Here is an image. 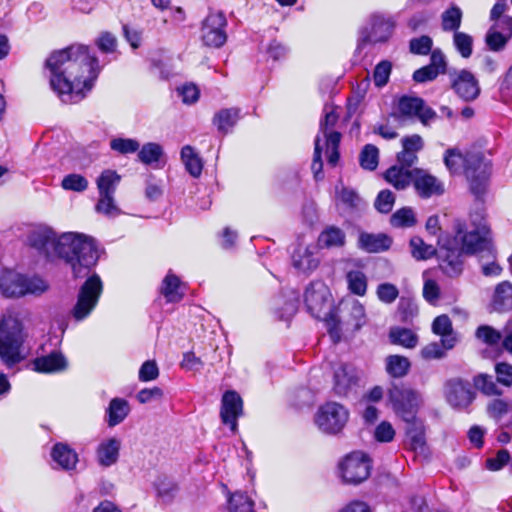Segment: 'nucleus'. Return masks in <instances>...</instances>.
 Segmentation results:
<instances>
[{"mask_svg":"<svg viewBox=\"0 0 512 512\" xmlns=\"http://www.w3.org/2000/svg\"><path fill=\"white\" fill-rule=\"evenodd\" d=\"M45 67L52 90L67 104L84 99L100 72L98 59L87 46L81 44L51 53Z\"/></svg>","mask_w":512,"mask_h":512,"instance_id":"nucleus-1","label":"nucleus"},{"mask_svg":"<svg viewBox=\"0 0 512 512\" xmlns=\"http://www.w3.org/2000/svg\"><path fill=\"white\" fill-rule=\"evenodd\" d=\"M30 241L33 247L48 258L64 259L76 278L86 276L98 259L93 239L84 234H57L51 228H42L31 235Z\"/></svg>","mask_w":512,"mask_h":512,"instance_id":"nucleus-2","label":"nucleus"},{"mask_svg":"<svg viewBox=\"0 0 512 512\" xmlns=\"http://www.w3.org/2000/svg\"><path fill=\"white\" fill-rule=\"evenodd\" d=\"M444 163L452 173L464 170L470 181L471 191L476 197L486 192L490 166L480 152H468L464 155L457 149H448L444 156Z\"/></svg>","mask_w":512,"mask_h":512,"instance_id":"nucleus-3","label":"nucleus"},{"mask_svg":"<svg viewBox=\"0 0 512 512\" xmlns=\"http://www.w3.org/2000/svg\"><path fill=\"white\" fill-rule=\"evenodd\" d=\"M27 332L20 315L7 311L0 316V360L11 367L24 359Z\"/></svg>","mask_w":512,"mask_h":512,"instance_id":"nucleus-4","label":"nucleus"},{"mask_svg":"<svg viewBox=\"0 0 512 512\" xmlns=\"http://www.w3.org/2000/svg\"><path fill=\"white\" fill-rule=\"evenodd\" d=\"M423 403L422 393L407 384H394L387 392V405L407 423L415 420Z\"/></svg>","mask_w":512,"mask_h":512,"instance_id":"nucleus-5","label":"nucleus"},{"mask_svg":"<svg viewBox=\"0 0 512 512\" xmlns=\"http://www.w3.org/2000/svg\"><path fill=\"white\" fill-rule=\"evenodd\" d=\"M470 225L458 223L456 225L455 241L460 246L461 252L473 254L487 250L491 252L489 241V229L482 217H478Z\"/></svg>","mask_w":512,"mask_h":512,"instance_id":"nucleus-6","label":"nucleus"},{"mask_svg":"<svg viewBox=\"0 0 512 512\" xmlns=\"http://www.w3.org/2000/svg\"><path fill=\"white\" fill-rule=\"evenodd\" d=\"M370 457L363 450H353L337 463V477L346 484L357 485L365 481L371 473Z\"/></svg>","mask_w":512,"mask_h":512,"instance_id":"nucleus-7","label":"nucleus"},{"mask_svg":"<svg viewBox=\"0 0 512 512\" xmlns=\"http://www.w3.org/2000/svg\"><path fill=\"white\" fill-rule=\"evenodd\" d=\"M103 285L98 275L86 279L80 287L71 316L77 322L85 320L93 312L102 294Z\"/></svg>","mask_w":512,"mask_h":512,"instance_id":"nucleus-8","label":"nucleus"},{"mask_svg":"<svg viewBox=\"0 0 512 512\" xmlns=\"http://www.w3.org/2000/svg\"><path fill=\"white\" fill-rule=\"evenodd\" d=\"M349 420L348 409L337 402L321 405L314 416V423L325 434H337L342 431Z\"/></svg>","mask_w":512,"mask_h":512,"instance_id":"nucleus-9","label":"nucleus"},{"mask_svg":"<svg viewBox=\"0 0 512 512\" xmlns=\"http://www.w3.org/2000/svg\"><path fill=\"white\" fill-rule=\"evenodd\" d=\"M396 20L393 16L380 12L372 13L361 30L363 42L372 44L387 42L393 35Z\"/></svg>","mask_w":512,"mask_h":512,"instance_id":"nucleus-10","label":"nucleus"},{"mask_svg":"<svg viewBox=\"0 0 512 512\" xmlns=\"http://www.w3.org/2000/svg\"><path fill=\"white\" fill-rule=\"evenodd\" d=\"M392 116L399 120L417 118L427 126L436 118V112L426 105L423 99L404 95L399 98Z\"/></svg>","mask_w":512,"mask_h":512,"instance_id":"nucleus-11","label":"nucleus"},{"mask_svg":"<svg viewBox=\"0 0 512 512\" xmlns=\"http://www.w3.org/2000/svg\"><path fill=\"white\" fill-rule=\"evenodd\" d=\"M338 121V114L333 109H325L324 119L320 122V130L317 136L322 139L325 145V153L329 164L335 166L339 160L338 146L341 140V134L333 127Z\"/></svg>","mask_w":512,"mask_h":512,"instance_id":"nucleus-12","label":"nucleus"},{"mask_svg":"<svg viewBox=\"0 0 512 512\" xmlns=\"http://www.w3.org/2000/svg\"><path fill=\"white\" fill-rule=\"evenodd\" d=\"M304 301L308 311L315 318L326 316L331 310V295L322 281H314L306 288Z\"/></svg>","mask_w":512,"mask_h":512,"instance_id":"nucleus-13","label":"nucleus"},{"mask_svg":"<svg viewBox=\"0 0 512 512\" xmlns=\"http://www.w3.org/2000/svg\"><path fill=\"white\" fill-rule=\"evenodd\" d=\"M227 20L223 13H210L204 20L201 30V38L206 46L219 48L227 40L225 27Z\"/></svg>","mask_w":512,"mask_h":512,"instance_id":"nucleus-14","label":"nucleus"},{"mask_svg":"<svg viewBox=\"0 0 512 512\" xmlns=\"http://www.w3.org/2000/svg\"><path fill=\"white\" fill-rule=\"evenodd\" d=\"M318 246L316 244L299 243L292 253V266L305 275L311 274L320 265V257L318 256Z\"/></svg>","mask_w":512,"mask_h":512,"instance_id":"nucleus-15","label":"nucleus"},{"mask_svg":"<svg viewBox=\"0 0 512 512\" xmlns=\"http://www.w3.org/2000/svg\"><path fill=\"white\" fill-rule=\"evenodd\" d=\"M444 395L447 402L454 408H467L474 400V392L468 382L461 379H451L446 382Z\"/></svg>","mask_w":512,"mask_h":512,"instance_id":"nucleus-16","label":"nucleus"},{"mask_svg":"<svg viewBox=\"0 0 512 512\" xmlns=\"http://www.w3.org/2000/svg\"><path fill=\"white\" fill-rule=\"evenodd\" d=\"M243 413V401L234 390L226 391L221 399L220 417L225 425L232 431L237 428V420Z\"/></svg>","mask_w":512,"mask_h":512,"instance_id":"nucleus-17","label":"nucleus"},{"mask_svg":"<svg viewBox=\"0 0 512 512\" xmlns=\"http://www.w3.org/2000/svg\"><path fill=\"white\" fill-rule=\"evenodd\" d=\"M358 373L350 364H339L334 369L333 390L338 396H347L358 385Z\"/></svg>","mask_w":512,"mask_h":512,"instance_id":"nucleus-18","label":"nucleus"},{"mask_svg":"<svg viewBox=\"0 0 512 512\" xmlns=\"http://www.w3.org/2000/svg\"><path fill=\"white\" fill-rule=\"evenodd\" d=\"M34 370L39 373H63L69 368V360L61 350H53L33 361Z\"/></svg>","mask_w":512,"mask_h":512,"instance_id":"nucleus-19","label":"nucleus"},{"mask_svg":"<svg viewBox=\"0 0 512 512\" xmlns=\"http://www.w3.org/2000/svg\"><path fill=\"white\" fill-rule=\"evenodd\" d=\"M413 185L417 194L422 198H430L444 192L443 183L422 169H414Z\"/></svg>","mask_w":512,"mask_h":512,"instance_id":"nucleus-20","label":"nucleus"},{"mask_svg":"<svg viewBox=\"0 0 512 512\" xmlns=\"http://www.w3.org/2000/svg\"><path fill=\"white\" fill-rule=\"evenodd\" d=\"M452 87L456 94L465 101H472L480 94V87L475 76L467 70H461L454 78Z\"/></svg>","mask_w":512,"mask_h":512,"instance_id":"nucleus-21","label":"nucleus"},{"mask_svg":"<svg viewBox=\"0 0 512 512\" xmlns=\"http://www.w3.org/2000/svg\"><path fill=\"white\" fill-rule=\"evenodd\" d=\"M402 150L397 154V161L407 167L416 163L417 153L424 147L423 138L418 134L405 136L401 139Z\"/></svg>","mask_w":512,"mask_h":512,"instance_id":"nucleus-22","label":"nucleus"},{"mask_svg":"<svg viewBox=\"0 0 512 512\" xmlns=\"http://www.w3.org/2000/svg\"><path fill=\"white\" fill-rule=\"evenodd\" d=\"M24 275L11 270L0 273V289L7 297L24 296Z\"/></svg>","mask_w":512,"mask_h":512,"instance_id":"nucleus-23","label":"nucleus"},{"mask_svg":"<svg viewBox=\"0 0 512 512\" xmlns=\"http://www.w3.org/2000/svg\"><path fill=\"white\" fill-rule=\"evenodd\" d=\"M409 168L402 164L394 165L384 173V179L395 189L404 190L413 183L414 170Z\"/></svg>","mask_w":512,"mask_h":512,"instance_id":"nucleus-24","label":"nucleus"},{"mask_svg":"<svg viewBox=\"0 0 512 512\" xmlns=\"http://www.w3.org/2000/svg\"><path fill=\"white\" fill-rule=\"evenodd\" d=\"M460 247L441 248L438 257L440 259V268L449 276L458 275L462 270V261Z\"/></svg>","mask_w":512,"mask_h":512,"instance_id":"nucleus-25","label":"nucleus"},{"mask_svg":"<svg viewBox=\"0 0 512 512\" xmlns=\"http://www.w3.org/2000/svg\"><path fill=\"white\" fill-rule=\"evenodd\" d=\"M432 331L434 334L442 337L441 342L445 350L454 347L456 337L453 335L452 323L447 315H440L434 319Z\"/></svg>","mask_w":512,"mask_h":512,"instance_id":"nucleus-26","label":"nucleus"},{"mask_svg":"<svg viewBox=\"0 0 512 512\" xmlns=\"http://www.w3.org/2000/svg\"><path fill=\"white\" fill-rule=\"evenodd\" d=\"M491 307L496 312L512 309V284L508 281L499 283L494 291Z\"/></svg>","mask_w":512,"mask_h":512,"instance_id":"nucleus-27","label":"nucleus"},{"mask_svg":"<svg viewBox=\"0 0 512 512\" xmlns=\"http://www.w3.org/2000/svg\"><path fill=\"white\" fill-rule=\"evenodd\" d=\"M160 293L169 303L179 302L184 296L180 279L169 272L162 281Z\"/></svg>","mask_w":512,"mask_h":512,"instance_id":"nucleus-28","label":"nucleus"},{"mask_svg":"<svg viewBox=\"0 0 512 512\" xmlns=\"http://www.w3.org/2000/svg\"><path fill=\"white\" fill-rule=\"evenodd\" d=\"M345 233L338 227L329 226L324 229L318 236V248H340L345 245Z\"/></svg>","mask_w":512,"mask_h":512,"instance_id":"nucleus-29","label":"nucleus"},{"mask_svg":"<svg viewBox=\"0 0 512 512\" xmlns=\"http://www.w3.org/2000/svg\"><path fill=\"white\" fill-rule=\"evenodd\" d=\"M79 462L75 450H51L50 464L54 469L72 470Z\"/></svg>","mask_w":512,"mask_h":512,"instance_id":"nucleus-30","label":"nucleus"},{"mask_svg":"<svg viewBox=\"0 0 512 512\" xmlns=\"http://www.w3.org/2000/svg\"><path fill=\"white\" fill-rule=\"evenodd\" d=\"M130 412V406L127 400L123 398H113L106 410L107 423L110 427L116 426L124 421Z\"/></svg>","mask_w":512,"mask_h":512,"instance_id":"nucleus-31","label":"nucleus"},{"mask_svg":"<svg viewBox=\"0 0 512 512\" xmlns=\"http://www.w3.org/2000/svg\"><path fill=\"white\" fill-rule=\"evenodd\" d=\"M391 239L385 235L362 233L359 236V247L367 252L375 253L390 247Z\"/></svg>","mask_w":512,"mask_h":512,"instance_id":"nucleus-32","label":"nucleus"},{"mask_svg":"<svg viewBox=\"0 0 512 512\" xmlns=\"http://www.w3.org/2000/svg\"><path fill=\"white\" fill-rule=\"evenodd\" d=\"M121 180L113 170H104L96 180L99 195H114Z\"/></svg>","mask_w":512,"mask_h":512,"instance_id":"nucleus-33","label":"nucleus"},{"mask_svg":"<svg viewBox=\"0 0 512 512\" xmlns=\"http://www.w3.org/2000/svg\"><path fill=\"white\" fill-rule=\"evenodd\" d=\"M164 155L163 148L160 144L149 142L144 144L138 150V159L145 165L157 164Z\"/></svg>","mask_w":512,"mask_h":512,"instance_id":"nucleus-34","label":"nucleus"},{"mask_svg":"<svg viewBox=\"0 0 512 512\" xmlns=\"http://www.w3.org/2000/svg\"><path fill=\"white\" fill-rule=\"evenodd\" d=\"M487 412L490 417L497 421L502 420L504 417H509V422L512 424V399H494L487 406Z\"/></svg>","mask_w":512,"mask_h":512,"instance_id":"nucleus-35","label":"nucleus"},{"mask_svg":"<svg viewBox=\"0 0 512 512\" xmlns=\"http://www.w3.org/2000/svg\"><path fill=\"white\" fill-rule=\"evenodd\" d=\"M181 159L186 167V170L193 177H198L201 174L203 168L202 161L191 146L187 145L182 148Z\"/></svg>","mask_w":512,"mask_h":512,"instance_id":"nucleus-36","label":"nucleus"},{"mask_svg":"<svg viewBox=\"0 0 512 512\" xmlns=\"http://www.w3.org/2000/svg\"><path fill=\"white\" fill-rule=\"evenodd\" d=\"M348 289L355 295L364 296L367 291V277L363 271L355 269L346 273Z\"/></svg>","mask_w":512,"mask_h":512,"instance_id":"nucleus-37","label":"nucleus"},{"mask_svg":"<svg viewBox=\"0 0 512 512\" xmlns=\"http://www.w3.org/2000/svg\"><path fill=\"white\" fill-rule=\"evenodd\" d=\"M389 336L394 344L405 348H414L418 343V336L407 328L394 327L390 330Z\"/></svg>","mask_w":512,"mask_h":512,"instance_id":"nucleus-38","label":"nucleus"},{"mask_svg":"<svg viewBox=\"0 0 512 512\" xmlns=\"http://www.w3.org/2000/svg\"><path fill=\"white\" fill-rule=\"evenodd\" d=\"M239 119V110L235 108L223 109L214 117V124L218 130L227 133Z\"/></svg>","mask_w":512,"mask_h":512,"instance_id":"nucleus-39","label":"nucleus"},{"mask_svg":"<svg viewBox=\"0 0 512 512\" xmlns=\"http://www.w3.org/2000/svg\"><path fill=\"white\" fill-rule=\"evenodd\" d=\"M409 367V360L403 356L391 355L386 359V370L393 377H403L407 374Z\"/></svg>","mask_w":512,"mask_h":512,"instance_id":"nucleus-40","label":"nucleus"},{"mask_svg":"<svg viewBox=\"0 0 512 512\" xmlns=\"http://www.w3.org/2000/svg\"><path fill=\"white\" fill-rule=\"evenodd\" d=\"M155 487L157 496L163 503H171L178 492L177 484L167 478L159 479Z\"/></svg>","mask_w":512,"mask_h":512,"instance_id":"nucleus-41","label":"nucleus"},{"mask_svg":"<svg viewBox=\"0 0 512 512\" xmlns=\"http://www.w3.org/2000/svg\"><path fill=\"white\" fill-rule=\"evenodd\" d=\"M95 210L97 213L103 214L109 218H114L121 214V210L115 202L114 195H99Z\"/></svg>","mask_w":512,"mask_h":512,"instance_id":"nucleus-42","label":"nucleus"},{"mask_svg":"<svg viewBox=\"0 0 512 512\" xmlns=\"http://www.w3.org/2000/svg\"><path fill=\"white\" fill-rule=\"evenodd\" d=\"M359 162L363 169L375 170L379 162L378 148L372 144L365 145L360 153Z\"/></svg>","mask_w":512,"mask_h":512,"instance_id":"nucleus-43","label":"nucleus"},{"mask_svg":"<svg viewBox=\"0 0 512 512\" xmlns=\"http://www.w3.org/2000/svg\"><path fill=\"white\" fill-rule=\"evenodd\" d=\"M511 37L501 32L497 27H491L485 37V41L490 50L502 51Z\"/></svg>","mask_w":512,"mask_h":512,"instance_id":"nucleus-44","label":"nucleus"},{"mask_svg":"<svg viewBox=\"0 0 512 512\" xmlns=\"http://www.w3.org/2000/svg\"><path fill=\"white\" fill-rule=\"evenodd\" d=\"M349 323L353 326L354 330H359L366 324V311L365 307L358 300L349 302Z\"/></svg>","mask_w":512,"mask_h":512,"instance_id":"nucleus-45","label":"nucleus"},{"mask_svg":"<svg viewBox=\"0 0 512 512\" xmlns=\"http://www.w3.org/2000/svg\"><path fill=\"white\" fill-rule=\"evenodd\" d=\"M230 512H255L254 502L244 493L236 492L229 497Z\"/></svg>","mask_w":512,"mask_h":512,"instance_id":"nucleus-46","label":"nucleus"},{"mask_svg":"<svg viewBox=\"0 0 512 512\" xmlns=\"http://www.w3.org/2000/svg\"><path fill=\"white\" fill-rule=\"evenodd\" d=\"M390 222L398 228L412 227L416 223V217L411 208L404 207L392 214Z\"/></svg>","mask_w":512,"mask_h":512,"instance_id":"nucleus-47","label":"nucleus"},{"mask_svg":"<svg viewBox=\"0 0 512 512\" xmlns=\"http://www.w3.org/2000/svg\"><path fill=\"white\" fill-rule=\"evenodd\" d=\"M462 20V11L457 6H452L442 14V29L444 31H456Z\"/></svg>","mask_w":512,"mask_h":512,"instance_id":"nucleus-48","label":"nucleus"},{"mask_svg":"<svg viewBox=\"0 0 512 512\" xmlns=\"http://www.w3.org/2000/svg\"><path fill=\"white\" fill-rule=\"evenodd\" d=\"M411 253L417 260H426L432 257L436 250L432 245L426 244L420 237H413L410 240Z\"/></svg>","mask_w":512,"mask_h":512,"instance_id":"nucleus-49","label":"nucleus"},{"mask_svg":"<svg viewBox=\"0 0 512 512\" xmlns=\"http://www.w3.org/2000/svg\"><path fill=\"white\" fill-rule=\"evenodd\" d=\"M475 337L486 345L494 346L501 341L502 334L492 326L481 325L476 329Z\"/></svg>","mask_w":512,"mask_h":512,"instance_id":"nucleus-50","label":"nucleus"},{"mask_svg":"<svg viewBox=\"0 0 512 512\" xmlns=\"http://www.w3.org/2000/svg\"><path fill=\"white\" fill-rule=\"evenodd\" d=\"M454 46L463 58H469L473 51V39L464 32H455Z\"/></svg>","mask_w":512,"mask_h":512,"instance_id":"nucleus-51","label":"nucleus"},{"mask_svg":"<svg viewBox=\"0 0 512 512\" xmlns=\"http://www.w3.org/2000/svg\"><path fill=\"white\" fill-rule=\"evenodd\" d=\"M110 147L120 154H129L138 151L140 144L131 138H114L110 141Z\"/></svg>","mask_w":512,"mask_h":512,"instance_id":"nucleus-52","label":"nucleus"},{"mask_svg":"<svg viewBox=\"0 0 512 512\" xmlns=\"http://www.w3.org/2000/svg\"><path fill=\"white\" fill-rule=\"evenodd\" d=\"M512 462V456L508 453V450H498L494 456H490L486 459L485 467L492 472L501 470L506 464Z\"/></svg>","mask_w":512,"mask_h":512,"instance_id":"nucleus-53","label":"nucleus"},{"mask_svg":"<svg viewBox=\"0 0 512 512\" xmlns=\"http://www.w3.org/2000/svg\"><path fill=\"white\" fill-rule=\"evenodd\" d=\"M24 296L35 295L39 296L47 291L48 284L45 280L39 277H26L24 276Z\"/></svg>","mask_w":512,"mask_h":512,"instance_id":"nucleus-54","label":"nucleus"},{"mask_svg":"<svg viewBox=\"0 0 512 512\" xmlns=\"http://www.w3.org/2000/svg\"><path fill=\"white\" fill-rule=\"evenodd\" d=\"M61 185L65 190L83 192L88 187V181L80 174H69L63 178Z\"/></svg>","mask_w":512,"mask_h":512,"instance_id":"nucleus-55","label":"nucleus"},{"mask_svg":"<svg viewBox=\"0 0 512 512\" xmlns=\"http://www.w3.org/2000/svg\"><path fill=\"white\" fill-rule=\"evenodd\" d=\"M475 387L483 392L485 395H500L501 390L497 387L493 381L492 376L479 375L475 378Z\"/></svg>","mask_w":512,"mask_h":512,"instance_id":"nucleus-56","label":"nucleus"},{"mask_svg":"<svg viewBox=\"0 0 512 512\" xmlns=\"http://www.w3.org/2000/svg\"><path fill=\"white\" fill-rule=\"evenodd\" d=\"M395 203V195L390 190H382L377 195L374 206L381 213H389Z\"/></svg>","mask_w":512,"mask_h":512,"instance_id":"nucleus-57","label":"nucleus"},{"mask_svg":"<svg viewBox=\"0 0 512 512\" xmlns=\"http://www.w3.org/2000/svg\"><path fill=\"white\" fill-rule=\"evenodd\" d=\"M412 448H421L426 444L424 428L421 423L413 422L407 430Z\"/></svg>","mask_w":512,"mask_h":512,"instance_id":"nucleus-58","label":"nucleus"},{"mask_svg":"<svg viewBox=\"0 0 512 512\" xmlns=\"http://www.w3.org/2000/svg\"><path fill=\"white\" fill-rule=\"evenodd\" d=\"M376 294L381 302L391 304L397 299L399 290L394 284L382 283L378 285Z\"/></svg>","mask_w":512,"mask_h":512,"instance_id":"nucleus-59","label":"nucleus"},{"mask_svg":"<svg viewBox=\"0 0 512 512\" xmlns=\"http://www.w3.org/2000/svg\"><path fill=\"white\" fill-rule=\"evenodd\" d=\"M432 39L429 36L423 35L418 38L410 40V51L417 55H427L432 48Z\"/></svg>","mask_w":512,"mask_h":512,"instance_id":"nucleus-60","label":"nucleus"},{"mask_svg":"<svg viewBox=\"0 0 512 512\" xmlns=\"http://www.w3.org/2000/svg\"><path fill=\"white\" fill-rule=\"evenodd\" d=\"M392 65L389 61H382L374 69L373 79L375 85L378 87H382L387 84L390 73H391Z\"/></svg>","mask_w":512,"mask_h":512,"instance_id":"nucleus-61","label":"nucleus"},{"mask_svg":"<svg viewBox=\"0 0 512 512\" xmlns=\"http://www.w3.org/2000/svg\"><path fill=\"white\" fill-rule=\"evenodd\" d=\"M118 450H95L94 459L101 467H109L118 461Z\"/></svg>","mask_w":512,"mask_h":512,"instance_id":"nucleus-62","label":"nucleus"},{"mask_svg":"<svg viewBox=\"0 0 512 512\" xmlns=\"http://www.w3.org/2000/svg\"><path fill=\"white\" fill-rule=\"evenodd\" d=\"M159 376V369L155 361L148 360L142 364L139 369V380L148 382L155 380Z\"/></svg>","mask_w":512,"mask_h":512,"instance_id":"nucleus-63","label":"nucleus"},{"mask_svg":"<svg viewBox=\"0 0 512 512\" xmlns=\"http://www.w3.org/2000/svg\"><path fill=\"white\" fill-rule=\"evenodd\" d=\"M497 381L507 387L512 386V365L506 362L498 363L495 366Z\"/></svg>","mask_w":512,"mask_h":512,"instance_id":"nucleus-64","label":"nucleus"}]
</instances>
